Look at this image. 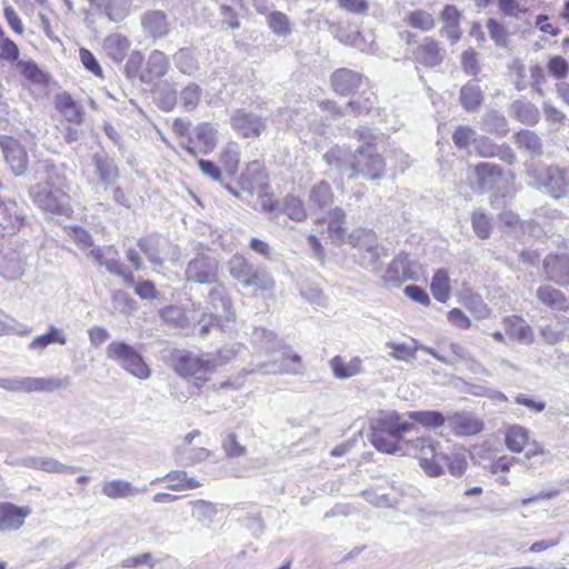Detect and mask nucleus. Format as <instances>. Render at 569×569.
Instances as JSON below:
<instances>
[{"label": "nucleus", "instance_id": "48", "mask_svg": "<svg viewBox=\"0 0 569 569\" xmlns=\"http://www.w3.org/2000/svg\"><path fill=\"white\" fill-rule=\"evenodd\" d=\"M450 280L448 271L439 269L431 279L430 290L433 298L439 302H447L450 298Z\"/></svg>", "mask_w": 569, "mask_h": 569}, {"label": "nucleus", "instance_id": "2", "mask_svg": "<svg viewBox=\"0 0 569 569\" xmlns=\"http://www.w3.org/2000/svg\"><path fill=\"white\" fill-rule=\"evenodd\" d=\"M409 453L419 460V466L429 477L443 473L442 463H447L449 472L460 477L467 470V459L463 452L442 453L430 437L413 439L408 443Z\"/></svg>", "mask_w": 569, "mask_h": 569}, {"label": "nucleus", "instance_id": "3", "mask_svg": "<svg viewBox=\"0 0 569 569\" xmlns=\"http://www.w3.org/2000/svg\"><path fill=\"white\" fill-rule=\"evenodd\" d=\"M350 242L358 250L359 263L370 272L381 269V258L387 256L386 249L377 241L371 230L360 229L350 234Z\"/></svg>", "mask_w": 569, "mask_h": 569}, {"label": "nucleus", "instance_id": "11", "mask_svg": "<svg viewBox=\"0 0 569 569\" xmlns=\"http://www.w3.org/2000/svg\"><path fill=\"white\" fill-rule=\"evenodd\" d=\"M217 129L211 123L201 122L193 128L187 142L180 146L191 157H197L198 153L208 154L217 146Z\"/></svg>", "mask_w": 569, "mask_h": 569}, {"label": "nucleus", "instance_id": "59", "mask_svg": "<svg viewBox=\"0 0 569 569\" xmlns=\"http://www.w3.org/2000/svg\"><path fill=\"white\" fill-rule=\"evenodd\" d=\"M239 352V348L236 346H223L216 353H206L208 360L212 362V372L220 366H223L234 359Z\"/></svg>", "mask_w": 569, "mask_h": 569}, {"label": "nucleus", "instance_id": "26", "mask_svg": "<svg viewBox=\"0 0 569 569\" xmlns=\"http://www.w3.org/2000/svg\"><path fill=\"white\" fill-rule=\"evenodd\" d=\"M352 156L350 149L333 146L322 156L323 161L328 164L330 170L339 173L340 176L349 174L352 171Z\"/></svg>", "mask_w": 569, "mask_h": 569}, {"label": "nucleus", "instance_id": "8", "mask_svg": "<svg viewBox=\"0 0 569 569\" xmlns=\"http://www.w3.org/2000/svg\"><path fill=\"white\" fill-rule=\"evenodd\" d=\"M535 184L551 197L560 199L569 191V180L566 171L557 166H547L532 171Z\"/></svg>", "mask_w": 569, "mask_h": 569}, {"label": "nucleus", "instance_id": "23", "mask_svg": "<svg viewBox=\"0 0 569 569\" xmlns=\"http://www.w3.org/2000/svg\"><path fill=\"white\" fill-rule=\"evenodd\" d=\"M448 427L456 436L466 437L479 433L483 422L473 413L462 411L447 417Z\"/></svg>", "mask_w": 569, "mask_h": 569}, {"label": "nucleus", "instance_id": "9", "mask_svg": "<svg viewBox=\"0 0 569 569\" xmlns=\"http://www.w3.org/2000/svg\"><path fill=\"white\" fill-rule=\"evenodd\" d=\"M211 284L212 287L208 293V303L216 311L214 313L221 317V320L218 321L219 330L222 332L230 331L231 325L236 320L232 299L222 282L217 280L216 283Z\"/></svg>", "mask_w": 569, "mask_h": 569}, {"label": "nucleus", "instance_id": "33", "mask_svg": "<svg viewBox=\"0 0 569 569\" xmlns=\"http://www.w3.org/2000/svg\"><path fill=\"white\" fill-rule=\"evenodd\" d=\"M56 108L68 122L81 124L84 118V110L72 97L67 93H60L56 97Z\"/></svg>", "mask_w": 569, "mask_h": 569}, {"label": "nucleus", "instance_id": "30", "mask_svg": "<svg viewBox=\"0 0 569 569\" xmlns=\"http://www.w3.org/2000/svg\"><path fill=\"white\" fill-rule=\"evenodd\" d=\"M29 513L28 508H19L11 503L0 506V531L19 529Z\"/></svg>", "mask_w": 569, "mask_h": 569}, {"label": "nucleus", "instance_id": "5", "mask_svg": "<svg viewBox=\"0 0 569 569\" xmlns=\"http://www.w3.org/2000/svg\"><path fill=\"white\" fill-rule=\"evenodd\" d=\"M71 380L68 376L57 378H0V388L12 392H33V391H54L66 389L70 386Z\"/></svg>", "mask_w": 569, "mask_h": 569}, {"label": "nucleus", "instance_id": "57", "mask_svg": "<svg viewBox=\"0 0 569 569\" xmlns=\"http://www.w3.org/2000/svg\"><path fill=\"white\" fill-rule=\"evenodd\" d=\"M282 210L290 219L296 221H303L307 218L303 201L293 194L284 197Z\"/></svg>", "mask_w": 569, "mask_h": 569}, {"label": "nucleus", "instance_id": "55", "mask_svg": "<svg viewBox=\"0 0 569 569\" xmlns=\"http://www.w3.org/2000/svg\"><path fill=\"white\" fill-rule=\"evenodd\" d=\"M254 266L251 264L241 254H233L229 262L228 268L231 277L239 281L241 284L250 273L251 269Z\"/></svg>", "mask_w": 569, "mask_h": 569}, {"label": "nucleus", "instance_id": "14", "mask_svg": "<svg viewBox=\"0 0 569 569\" xmlns=\"http://www.w3.org/2000/svg\"><path fill=\"white\" fill-rule=\"evenodd\" d=\"M91 162L98 183L104 191L112 188L120 177L116 161L107 152L100 151L92 154Z\"/></svg>", "mask_w": 569, "mask_h": 569}, {"label": "nucleus", "instance_id": "7", "mask_svg": "<svg viewBox=\"0 0 569 569\" xmlns=\"http://www.w3.org/2000/svg\"><path fill=\"white\" fill-rule=\"evenodd\" d=\"M212 362L207 355L196 356L186 352L177 357L174 362L176 372L183 378H192L193 385L201 388L208 381V375L212 373Z\"/></svg>", "mask_w": 569, "mask_h": 569}, {"label": "nucleus", "instance_id": "63", "mask_svg": "<svg viewBox=\"0 0 569 569\" xmlns=\"http://www.w3.org/2000/svg\"><path fill=\"white\" fill-rule=\"evenodd\" d=\"M407 22L410 27L420 29L422 31H429L435 27V20L432 16L423 10L412 11L408 16Z\"/></svg>", "mask_w": 569, "mask_h": 569}, {"label": "nucleus", "instance_id": "40", "mask_svg": "<svg viewBox=\"0 0 569 569\" xmlns=\"http://www.w3.org/2000/svg\"><path fill=\"white\" fill-rule=\"evenodd\" d=\"M510 114L527 126H535L540 120L539 109L531 102L516 100L510 104Z\"/></svg>", "mask_w": 569, "mask_h": 569}, {"label": "nucleus", "instance_id": "13", "mask_svg": "<svg viewBox=\"0 0 569 569\" xmlns=\"http://www.w3.org/2000/svg\"><path fill=\"white\" fill-rule=\"evenodd\" d=\"M230 124L243 138H257L267 128L264 119L244 109H238L231 114Z\"/></svg>", "mask_w": 569, "mask_h": 569}, {"label": "nucleus", "instance_id": "61", "mask_svg": "<svg viewBox=\"0 0 569 569\" xmlns=\"http://www.w3.org/2000/svg\"><path fill=\"white\" fill-rule=\"evenodd\" d=\"M487 29L490 38L493 40L497 47L508 48L509 39L508 31L503 24L493 18L487 21Z\"/></svg>", "mask_w": 569, "mask_h": 569}, {"label": "nucleus", "instance_id": "22", "mask_svg": "<svg viewBox=\"0 0 569 569\" xmlns=\"http://www.w3.org/2000/svg\"><path fill=\"white\" fill-rule=\"evenodd\" d=\"M141 26L146 36L153 40L164 38L171 30L168 16L161 10L146 11L141 17Z\"/></svg>", "mask_w": 569, "mask_h": 569}, {"label": "nucleus", "instance_id": "56", "mask_svg": "<svg viewBox=\"0 0 569 569\" xmlns=\"http://www.w3.org/2000/svg\"><path fill=\"white\" fill-rule=\"evenodd\" d=\"M31 333V328L17 321L14 318L0 310V336L18 335L28 336Z\"/></svg>", "mask_w": 569, "mask_h": 569}, {"label": "nucleus", "instance_id": "53", "mask_svg": "<svg viewBox=\"0 0 569 569\" xmlns=\"http://www.w3.org/2000/svg\"><path fill=\"white\" fill-rule=\"evenodd\" d=\"M202 98V89L194 82L188 83L179 94V101L183 110L193 111Z\"/></svg>", "mask_w": 569, "mask_h": 569}, {"label": "nucleus", "instance_id": "12", "mask_svg": "<svg viewBox=\"0 0 569 569\" xmlns=\"http://www.w3.org/2000/svg\"><path fill=\"white\" fill-rule=\"evenodd\" d=\"M0 147L12 173L17 177L23 176L29 164L26 148L17 139L8 136L0 137Z\"/></svg>", "mask_w": 569, "mask_h": 569}, {"label": "nucleus", "instance_id": "39", "mask_svg": "<svg viewBox=\"0 0 569 569\" xmlns=\"http://www.w3.org/2000/svg\"><path fill=\"white\" fill-rule=\"evenodd\" d=\"M147 488H137L131 482L126 480H111L106 481L102 486L101 492L110 499H121L132 497L146 492Z\"/></svg>", "mask_w": 569, "mask_h": 569}, {"label": "nucleus", "instance_id": "29", "mask_svg": "<svg viewBox=\"0 0 569 569\" xmlns=\"http://www.w3.org/2000/svg\"><path fill=\"white\" fill-rule=\"evenodd\" d=\"M24 272L21 254L14 250L0 252V277L6 280H16Z\"/></svg>", "mask_w": 569, "mask_h": 569}, {"label": "nucleus", "instance_id": "25", "mask_svg": "<svg viewBox=\"0 0 569 569\" xmlns=\"http://www.w3.org/2000/svg\"><path fill=\"white\" fill-rule=\"evenodd\" d=\"M169 70V59L160 50H152L147 59L146 66L140 73L143 83L151 84L161 79Z\"/></svg>", "mask_w": 569, "mask_h": 569}, {"label": "nucleus", "instance_id": "58", "mask_svg": "<svg viewBox=\"0 0 569 569\" xmlns=\"http://www.w3.org/2000/svg\"><path fill=\"white\" fill-rule=\"evenodd\" d=\"M220 162L228 174L233 176L237 173L239 152L236 143H229L223 148L220 153Z\"/></svg>", "mask_w": 569, "mask_h": 569}, {"label": "nucleus", "instance_id": "34", "mask_svg": "<svg viewBox=\"0 0 569 569\" xmlns=\"http://www.w3.org/2000/svg\"><path fill=\"white\" fill-rule=\"evenodd\" d=\"M477 184L480 191L491 190L502 176V169L498 164L481 162L475 167Z\"/></svg>", "mask_w": 569, "mask_h": 569}, {"label": "nucleus", "instance_id": "49", "mask_svg": "<svg viewBox=\"0 0 569 569\" xmlns=\"http://www.w3.org/2000/svg\"><path fill=\"white\" fill-rule=\"evenodd\" d=\"M407 415L415 422L429 429H437L447 421V417L436 410L409 411Z\"/></svg>", "mask_w": 569, "mask_h": 569}, {"label": "nucleus", "instance_id": "41", "mask_svg": "<svg viewBox=\"0 0 569 569\" xmlns=\"http://www.w3.org/2000/svg\"><path fill=\"white\" fill-rule=\"evenodd\" d=\"M328 30L340 42L365 50V40L362 34L357 30H349L342 23L327 21Z\"/></svg>", "mask_w": 569, "mask_h": 569}, {"label": "nucleus", "instance_id": "36", "mask_svg": "<svg viewBox=\"0 0 569 569\" xmlns=\"http://www.w3.org/2000/svg\"><path fill=\"white\" fill-rule=\"evenodd\" d=\"M505 327L507 333L521 343L531 345L535 340L531 327L519 316H510L506 318Z\"/></svg>", "mask_w": 569, "mask_h": 569}, {"label": "nucleus", "instance_id": "10", "mask_svg": "<svg viewBox=\"0 0 569 569\" xmlns=\"http://www.w3.org/2000/svg\"><path fill=\"white\" fill-rule=\"evenodd\" d=\"M219 277V261L208 254L199 253L186 267L184 278L199 284L216 283Z\"/></svg>", "mask_w": 569, "mask_h": 569}, {"label": "nucleus", "instance_id": "28", "mask_svg": "<svg viewBox=\"0 0 569 569\" xmlns=\"http://www.w3.org/2000/svg\"><path fill=\"white\" fill-rule=\"evenodd\" d=\"M333 191L329 182L321 180L313 184L308 197V207L311 211H325L333 203Z\"/></svg>", "mask_w": 569, "mask_h": 569}, {"label": "nucleus", "instance_id": "52", "mask_svg": "<svg viewBox=\"0 0 569 569\" xmlns=\"http://www.w3.org/2000/svg\"><path fill=\"white\" fill-rule=\"evenodd\" d=\"M263 179L262 163L260 161H252L247 166L246 171L242 172L240 181L243 189L253 190L262 183Z\"/></svg>", "mask_w": 569, "mask_h": 569}, {"label": "nucleus", "instance_id": "42", "mask_svg": "<svg viewBox=\"0 0 569 569\" xmlns=\"http://www.w3.org/2000/svg\"><path fill=\"white\" fill-rule=\"evenodd\" d=\"M241 286L243 288L267 291L273 289L274 280L266 268L254 266Z\"/></svg>", "mask_w": 569, "mask_h": 569}, {"label": "nucleus", "instance_id": "31", "mask_svg": "<svg viewBox=\"0 0 569 569\" xmlns=\"http://www.w3.org/2000/svg\"><path fill=\"white\" fill-rule=\"evenodd\" d=\"M104 53L116 63H121L130 49V41L126 36L112 33L102 42Z\"/></svg>", "mask_w": 569, "mask_h": 569}, {"label": "nucleus", "instance_id": "43", "mask_svg": "<svg viewBox=\"0 0 569 569\" xmlns=\"http://www.w3.org/2000/svg\"><path fill=\"white\" fill-rule=\"evenodd\" d=\"M302 362L301 358L297 353H290L288 356L283 355L279 362H273L266 366L264 371L268 373H289V375H300L302 373Z\"/></svg>", "mask_w": 569, "mask_h": 569}, {"label": "nucleus", "instance_id": "46", "mask_svg": "<svg viewBox=\"0 0 569 569\" xmlns=\"http://www.w3.org/2000/svg\"><path fill=\"white\" fill-rule=\"evenodd\" d=\"M515 143L533 156H540L543 151L541 138L531 130L521 129L515 134Z\"/></svg>", "mask_w": 569, "mask_h": 569}, {"label": "nucleus", "instance_id": "17", "mask_svg": "<svg viewBox=\"0 0 569 569\" xmlns=\"http://www.w3.org/2000/svg\"><path fill=\"white\" fill-rule=\"evenodd\" d=\"M27 221V214L22 207L14 200L0 201V227L9 234L19 231Z\"/></svg>", "mask_w": 569, "mask_h": 569}, {"label": "nucleus", "instance_id": "1", "mask_svg": "<svg viewBox=\"0 0 569 569\" xmlns=\"http://www.w3.org/2000/svg\"><path fill=\"white\" fill-rule=\"evenodd\" d=\"M34 179L44 180V183L30 188L29 194L33 202L44 211L66 214L70 210L69 196L64 191L66 179L58 168L48 160L38 161Z\"/></svg>", "mask_w": 569, "mask_h": 569}, {"label": "nucleus", "instance_id": "64", "mask_svg": "<svg viewBox=\"0 0 569 569\" xmlns=\"http://www.w3.org/2000/svg\"><path fill=\"white\" fill-rule=\"evenodd\" d=\"M190 505L192 506V517L198 521L212 520L217 513L214 505L209 501L194 500Z\"/></svg>", "mask_w": 569, "mask_h": 569}, {"label": "nucleus", "instance_id": "27", "mask_svg": "<svg viewBox=\"0 0 569 569\" xmlns=\"http://www.w3.org/2000/svg\"><path fill=\"white\" fill-rule=\"evenodd\" d=\"M369 440L371 445L380 452L389 455L399 453L413 456V453H409L408 451V443L411 440H403V438L385 435L373 430H371L369 435Z\"/></svg>", "mask_w": 569, "mask_h": 569}, {"label": "nucleus", "instance_id": "54", "mask_svg": "<svg viewBox=\"0 0 569 569\" xmlns=\"http://www.w3.org/2000/svg\"><path fill=\"white\" fill-rule=\"evenodd\" d=\"M471 224L479 239H488L492 230V221L483 210H475L471 214Z\"/></svg>", "mask_w": 569, "mask_h": 569}, {"label": "nucleus", "instance_id": "38", "mask_svg": "<svg viewBox=\"0 0 569 569\" xmlns=\"http://www.w3.org/2000/svg\"><path fill=\"white\" fill-rule=\"evenodd\" d=\"M377 103L376 93L368 87H363L360 93L353 94L352 99L346 104V109L353 116L369 113Z\"/></svg>", "mask_w": 569, "mask_h": 569}, {"label": "nucleus", "instance_id": "44", "mask_svg": "<svg viewBox=\"0 0 569 569\" xmlns=\"http://www.w3.org/2000/svg\"><path fill=\"white\" fill-rule=\"evenodd\" d=\"M481 130L498 137H505L509 132V124L503 114L491 110L483 114Z\"/></svg>", "mask_w": 569, "mask_h": 569}, {"label": "nucleus", "instance_id": "15", "mask_svg": "<svg viewBox=\"0 0 569 569\" xmlns=\"http://www.w3.org/2000/svg\"><path fill=\"white\" fill-rule=\"evenodd\" d=\"M331 86L335 92L340 96H353L358 90L368 87V80L357 71L341 68L332 73Z\"/></svg>", "mask_w": 569, "mask_h": 569}, {"label": "nucleus", "instance_id": "50", "mask_svg": "<svg viewBox=\"0 0 569 569\" xmlns=\"http://www.w3.org/2000/svg\"><path fill=\"white\" fill-rule=\"evenodd\" d=\"M528 439V430L522 426L513 425L506 431V446L512 452H521Z\"/></svg>", "mask_w": 569, "mask_h": 569}, {"label": "nucleus", "instance_id": "18", "mask_svg": "<svg viewBox=\"0 0 569 569\" xmlns=\"http://www.w3.org/2000/svg\"><path fill=\"white\" fill-rule=\"evenodd\" d=\"M415 278L408 254H399L388 266L382 281L388 288H399L402 282Z\"/></svg>", "mask_w": 569, "mask_h": 569}, {"label": "nucleus", "instance_id": "6", "mask_svg": "<svg viewBox=\"0 0 569 569\" xmlns=\"http://www.w3.org/2000/svg\"><path fill=\"white\" fill-rule=\"evenodd\" d=\"M386 162L377 150L368 147H358L352 156V171L349 179L363 177L369 180H378L385 176Z\"/></svg>", "mask_w": 569, "mask_h": 569}, {"label": "nucleus", "instance_id": "4", "mask_svg": "<svg viewBox=\"0 0 569 569\" xmlns=\"http://www.w3.org/2000/svg\"><path fill=\"white\" fill-rule=\"evenodd\" d=\"M107 357L138 379L146 380L151 376L140 352L123 341H112L107 348Z\"/></svg>", "mask_w": 569, "mask_h": 569}, {"label": "nucleus", "instance_id": "62", "mask_svg": "<svg viewBox=\"0 0 569 569\" xmlns=\"http://www.w3.org/2000/svg\"><path fill=\"white\" fill-rule=\"evenodd\" d=\"M269 28L278 36H287L290 33V22L288 17L280 12L273 11L267 17Z\"/></svg>", "mask_w": 569, "mask_h": 569}, {"label": "nucleus", "instance_id": "24", "mask_svg": "<svg viewBox=\"0 0 569 569\" xmlns=\"http://www.w3.org/2000/svg\"><path fill=\"white\" fill-rule=\"evenodd\" d=\"M475 149L480 157L498 158L507 164H512L516 160V154L508 144H497L487 137L475 139Z\"/></svg>", "mask_w": 569, "mask_h": 569}, {"label": "nucleus", "instance_id": "51", "mask_svg": "<svg viewBox=\"0 0 569 569\" xmlns=\"http://www.w3.org/2000/svg\"><path fill=\"white\" fill-rule=\"evenodd\" d=\"M51 343H59L61 346H64L67 343V338L63 331L53 326L50 327L49 331L46 335L34 338L30 342L29 349L43 350Z\"/></svg>", "mask_w": 569, "mask_h": 569}, {"label": "nucleus", "instance_id": "32", "mask_svg": "<svg viewBox=\"0 0 569 569\" xmlns=\"http://www.w3.org/2000/svg\"><path fill=\"white\" fill-rule=\"evenodd\" d=\"M536 297L542 305L552 310H569V300L565 293L549 284L540 286L536 291Z\"/></svg>", "mask_w": 569, "mask_h": 569}, {"label": "nucleus", "instance_id": "20", "mask_svg": "<svg viewBox=\"0 0 569 569\" xmlns=\"http://www.w3.org/2000/svg\"><path fill=\"white\" fill-rule=\"evenodd\" d=\"M416 62L428 67L436 68L443 62L446 50L433 38L427 37L412 52Z\"/></svg>", "mask_w": 569, "mask_h": 569}, {"label": "nucleus", "instance_id": "35", "mask_svg": "<svg viewBox=\"0 0 569 569\" xmlns=\"http://www.w3.org/2000/svg\"><path fill=\"white\" fill-rule=\"evenodd\" d=\"M88 256L92 258L98 266L104 267L108 272H120V259L113 246L92 248Z\"/></svg>", "mask_w": 569, "mask_h": 569}, {"label": "nucleus", "instance_id": "45", "mask_svg": "<svg viewBox=\"0 0 569 569\" xmlns=\"http://www.w3.org/2000/svg\"><path fill=\"white\" fill-rule=\"evenodd\" d=\"M361 359L352 358L348 363L340 356H336L330 360V367L336 378L348 379L361 372Z\"/></svg>", "mask_w": 569, "mask_h": 569}, {"label": "nucleus", "instance_id": "60", "mask_svg": "<svg viewBox=\"0 0 569 569\" xmlns=\"http://www.w3.org/2000/svg\"><path fill=\"white\" fill-rule=\"evenodd\" d=\"M415 345H417L416 340ZM386 347L391 349L389 355L396 360L410 361L416 358L417 346L411 347L406 342H387Z\"/></svg>", "mask_w": 569, "mask_h": 569}, {"label": "nucleus", "instance_id": "21", "mask_svg": "<svg viewBox=\"0 0 569 569\" xmlns=\"http://www.w3.org/2000/svg\"><path fill=\"white\" fill-rule=\"evenodd\" d=\"M413 425L407 420H402L401 416L396 412H385L371 425V430L393 437L402 438L405 432L410 431Z\"/></svg>", "mask_w": 569, "mask_h": 569}, {"label": "nucleus", "instance_id": "47", "mask_svg": "<svg viewBox=\"0 0 569 569\" xmlns=\"http://www.w3.org/2000/svg\"><path fill=\"white\" fill-rule=\"evenodd\" d=\"M177 69L187 76H193L199 70V62L190 48H180L172 57Z\"/></svg>", "mask_w": 569, "mask_h": 569}, {"label": "nucleus", "instance_id": "37", "mask_svg": "<svg viewBox=\"0 0 569 569\" xmlns=\"http://www.w3.org/2000/svg\"><path fill=\"white\" fill-rule=\"evenodd\" d=\"M459 101L468 112L478 110L483 101V92L477 80H469L461 87Z\"/></svg>", "mask_w": 569, "mask_h": 569}, {"label": "nucleus", "instance_id": "19", "mask_svg": "<svg viewBox=\"0 0 569 569\" xmlns=\"http://www.w3.org/2000/svg\"><path fill=\"white\" fill-rule=\"evenodd\" d=\"M138 247L154 267H162L164 263L163 256L167 254L171 242L159 233H152L139 239Z\"/></svg>", "mask_w": 569, "mask_h": 569}, {"label": "nucleus", "instance_id": "16", "mask_svg": "<svg viewBox=\"0 0 569 569\" xmlns=\"http://www.w3.org/2000/svg\"><path fill=\"white\" fill-rule=\"evenodd\" d=\"M546 279L560 287L569 286V254L550 253L543 259Z\"/></svg>", "mask_w": 569, "mask_h": 569}]
</instances>
